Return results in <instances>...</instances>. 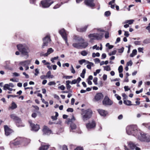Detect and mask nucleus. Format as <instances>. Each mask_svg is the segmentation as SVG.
<instances>
[{
  "instance_id": "1",
  "label": "nucleus",
  "mask_w": 150,
  "mask_h": 150,
  "mask_svg": "<svg viewBox=\"0 0 150 150\" xmlns=\"http://www.w3.org/2000/svg\"><path fill=\"white\" fill-rule=\"evenodd\" d=\"M135 137L138 139L142 142H149L150 141V136L147 134H145L139 130L137 132Z\"/></svg>"
},
{
  "instance_id": "2",
  "label": "nucleus",
  "mask_w": 150,
  "mask_h": 150,
  "mask_svg": "<svg viewBox=\"0 0 150 150\" xmlns=\"http://www.w3.org/2000/svg\"><path fill=\"white\" fill-rule=\"evenodd\" d=\"M95 30H96L98 33H96L91 34L88 36V37L90 39V42H93V40L100 39L103 36V33L101 32H103V30L100 29H97Z\"/></svg>"
},
{
  "instance_id": "3",
  "label": "nucleus",
  "mask_w": 150,
  "mask_h": 150,
  "mask_svg": "<svg viewBox=\"0 0 150 150\" xmlns=\"http://www.w3.org/2000/svg\"><path fill=\"white\" fill-rule=\"evenodd\" d=\"M18 49L23 56H28L30 49L28 46L25 44H19L17 46Z\"/></svg>"
},
{
  "instance_id": "4",
  "label": "nucleus",
  "mask_w": 150,
  "mask_h": 150,
  "mask_svg": "<svg viewBox=\"0 0 150 150\" xmlns=\"http://www.w3.org/2000/svg\"><path fill=\"white\" fill-rule=\"evenodd\" d=\"M138 130L135 125L128 126L126 128V132L129 135H131L135 136Z\"/></svg>"
},
{
  "instance_id": "5",
  "label": "nucleus",
  "mask_w": 150,
  "mask_h": 150,
  "mask_svg": "<svg viewBox=\"0 0 150 150\" xmlns=\"http://www.w3.org/2000/svg\"><path fill=\"white\" fill-rule=\"evenodd\" d=\"M92 114V111L90 109H88L84 110L82 114V119L84 121L87 120L91 117Z\"/></svg>"
},
{
  "instance_id": "6",
  "label": "nucleus",
  "mask_w": 150,
  "mask_h": 150,
  "mask_svg": "<svg viewBox=\"0 0 150 150\" xmlns=\"http://www.w3.org/2000/svg\"><path fill=\"white\" fill-rule=\"evenodd\" d=\"M75 119L73 116L71 119L69 118L67 119V123L68 124H70V131L73 132V130L75 129L76 128V124L73 123Z\"/></svg>"
},
{
  "instance_id": "7",
  "label": "nucleus",
  "mask_w": 150,
  "mask_h": 150,
  "mask_svg": "<svg viewBox=\"0 0 150 150\" xmlns=\"http://www.w3.org/2000/svg\"><path fill=\"white\" fill-rule=\"evenodd\" d=\"M43 43L42 45L41 48L43 49L45 47H47L48 44L51 41L50 36L49 35H47L44 38H43Z\"/></svg>"
},
{
  "instance_id": "8",
  "label": "nucleus",
  "mask_w": 150,
  "mask_h": 150,
  "mask_svg": "<svg viewBox=\"0 0 150 150\" xmlns=\"http://www.w3.org/2000/svg\"><path fill=\"white\" fill-rule=\"evenodd\" d=\"M53 0H44L41 1L40 4L43 8L49 7L54 3Z\"/></svg>"
},
{
  "instance_id": "9",
  "label": "nucleus",
  "mask_w": 150,
  "mask_h": 150,
  "mask_svg": "<svg viewBox=\"0 0 150 150\" xmlns=\"http://www.w3.org/2000/svg\"><path fill=\"white\" fill-rule=\"evenodd\" d=\"M59 33L61 35L63 39L65 41V43L67 46L69 45V44L67 42V34L66 31L64 29H61L59 31Z\"/></svg>"
},
{
  "instance_id": "10",
  "label": "nucleus",
  "mask_w": 150,
  "mask_h": 150,
  "mask_svg": "<svg viewBox=\"0 0 150 150\" xmlns=\"http://www.w3.org/2000/svg\"><path fill=\"white\" fill-rule=\"evenodd\" d=\"M103 104L105 106H110L113 104V102L107 96H105L103 101Z\"/></svg>"
},
{
  "instance_id": "11",
  "label": "nucleus",
  "mask_w": 150,
  "mask_h": 150,
  "mask_svg": "<svg viewBox=\"0 0 150 150\" xmlns=\"http://www.w3.org/2000/svg\"><path fill=\"white\" fill-rule=\"evenodd\" d=\"M29 122L30 124V126L31 127V130L35 131H38L40 127L38 125H35L32 122L31 120L29 121Z\"/></svg>"
},
{
  "instance_id": "12",
  "label": "nucleus",
  "mask_w": 150,
  "mask_h": 150,
  "mask_svg": "<svg viewBox=\"0 0 150 150\" xmlns=\"http://www.w3.org/2000/svg\"><path fill=\"white\" fill-rule=\"evenodd\" d=\"M96 126V124L95 122L92 121L91 122H89L88 123L86 124V127L89 130L91 129L94 128Z\"/></svg>"
},
{
  "instance_id": "13",
  "label": "nucleus",
  "mask_w": 150,
  "mask_h": 150,
  "mask_svg": "<svg viewBox=\"0 0 150 150\" xmlns=\"http://www.w3.org/2000/svg\"><path fill=\"white\" fill-rule=\"evenodd\" d=\"M94 0H85L84 3L86 5L91 7H93L95 6L93 3Z\"/></svg>"
},
{
  "instance_id": "14",
  "label": "nucleus",
  "mask_w": 150,
  "mask_h": 150,
  "mask_svg": "<svg viewBox=\"0 0 150 150\" xmlns=\"http://www.w3.org/2000/svg\"><path fill=\"white\" fill-rule=\"evenodd\" d=\"M22 139L20 137L16 138L13 141L10 142V144H13L14 145H17L20 144L22 142Z\"/></svg>"
},
{
  "instance_id": "15",
  "label": "nucleus",
  "mask_w": 150,
  "mask_h": 150,
  "mask_svg": "<svg viewBox=\"0 0 150 150\" xmlns=\"http://www.w3.org/2000/svg\"><path fill=\"white\" fill-rule=\"evenodd\" d=\"M5 134L6 136L9 135L12 132V130L9 128L7 125H4V126Z\"/></svg>"
},
{
  "instance_id": "16",
  "label": "nucleus",
  "mask_w": 150,
  "mask_h": 150,
  "mask_svg": "<svg viewBox=\"0 0 150 150\" xmlns=\"http://www.w3.org/2000/svg\"><path fill=\"white\" fill-rule=\"evenodd\" d=\"M44 134L49 135L51 133V131L47 126H44L42 130Z\"/></svg>"
},
{
  "instance_id": "17",
  "label": "nucleus",
  "mask_w": 150,
  "mask_h": 150,
  "mask_svg": "<svg viewBox=\"0 0 150 150\" xmlns=\"http://www.w3.org/2000/svg\"><path fill=\"white\" fill-rule=\"evenodd\" d=\"M84 39L81 37L76 35L74 36V41L76 42H80L84 41Z\"/></svg>"
},
{
  "instance_id": "18",
  "label": "nucleus",
  "mask_w": 150,
  "mask_h": 150,
  "mask_svg": "<svg viewBox=\"0 0 150 150\" xmlns=\"http://www.w3.org/2000/svg\"><path fill=\"white\" fill-rule=\"evenodd\" d=\"M103 97V95L101 93H97L94 97L96 101H98L102 99Z\"/></svg>"
},
{
  "instance_id": "19",
  "label": "nucleus",
  "mask_w": 150,
  "mask_h": 150,
  "mask_svg": "<svg viewBox=\"0 0 150 150\" xmlns=\"http://www.w3.org/2000/svg\"><path fill=\"white\" fill-rule=\"evenodd\" d=\"M54 50L52 48H50L48 49L47 53L43 54L41 53L40 54V56H43L44 57H47L50 54L54 52Z\"/></svg>"
},
{
  "instance_id": "20",
  "label": "nucleus",
  "mask_w": 150,
  "mask_h": 150,
  "mask_svg": "<svg viewBox=\"0 0 150 150\" xmlns=\"http://www.w3.org/2000/svg\"><path fill=\"white\" fill-rule=\"evenodd\" d=\"M31 63V61L30 60H27L24 61H22L20 62L19 64L22 65L24 67L28 66Z\"/></svg>"
},
{
  "instance_id": "21",
  "label": "nucleus",
  "mask_w": 150,
  "mask_h": 150,
  "mask_svg": "<svg viewBox=\"0 0 150 150\" xmlns=\"http://www.w3.org/2000/svg\"><path fill=\"white\" fill-rule=\"evenodd\" d=\"M136 145V144L132 142H130L128 143V147L132 150L134 149Z\"/></svg>"
},
{
  "instance_id": "22",
  "label": "nucleus",
  "mask_w": 150,
  "mask_h": 150,
  "mask_svg": "<svg viewBox=\"0 0 150 150\" xmlns=\"http://www.w3.org/2000/svg\"><path fill=\"white\" fill-rule=\"evenodd\" d=\"M98 110L99 114L103 116H105L108 114L107 111L104 110L98 109Z\"/></svg>"
},
{
  "instance_id": "23",
  "label": "nucleus",
  "mask_w": 150,
  "mask_h": 150,
  "mask_svg": "<svg viewBox=\"0 0 150 150\" xmlns=\"http://www.w3.org/2000/svg\"><path fill=\"white\" fill-rule=\"evenodd\" d=\"M74 43L72 44V46L74 47L77 49H79L81 47V42H76L74 41Z\"/></svg>"
},
{
  "instance_id": "24",
  "label": "nucleus",
  "mask_w": 150,
  "mask_h": 150,
  "mask_svg": "<svg viewBox=\"0 0 150 150\" xmlns=\"http://www.w3.org/2000/svg\"><path fill=\"white\" fill-rule=\"evenodd\" d=\"M11 117L14 120L17 121V122H20L21 121L20 119L15 114H12L10 115Z\"/></svg>"
},
{
  "instance_id": "25",
  "label": "nucleus",
  "mask_w": 150,
  "mask_h": 150,
  "mask_svg": "<svg viewBox=\"0 0 150 150\" xmlns=\"http://www.w3.org/2000/svg\"><path fill=\"white\" fill-rule=\"evenodd\" d=\"M50 145L49 144L45 145L42 144L41 147L39 148L40 150H47L48 149Z\"/></svg>"
},
{
  "instance_id": "26",
  "label": "nucleus",
  "mask_w": 150,
  "mask_h": 150,
  "mask_svg": "<svg viewBox=\"0 0 150 150\" xmlns=\"http://www.w3.org/2000/svg\"><path fill=\"white\" fill-rule=\"evenodd\" d=\"M81 80V79L80 77H78L77 79H74L72 81H70V84H75L76 83H79Z\"/></svg>"
},
{
  "instance_id": "27",
  "label": "nucleus",
  "mask_w": 150,
  "mask_h": 150,
  "mask_svg": "<svg viewBox=\"0 0 150 150\" xmlns=\"http://www.w3.org/2000/svg\"><path fill=\"white\" fill-rule=\"evenodd\" d=\"M66 87L67 89L69 91H71V86L69 85L70 83V81L68 80L66 81Z\"/></svg>"
},
{
  "instance_id": "28",
  "label": "nucleus",
  "mask_w": 150,
  "mask_h": 150,
  "mask_svg": "<svg viewBox=\"0 0 150 150\" xmlns=\"http://www.w3.org/2000/svg\"><path fill=\"white\" fill-rule=\"evenodd\" d=\"M88 27L87 25L85 26L84 27L82 28H77V30L79 32H84L85 31Z\"/></svg>"
},
{
  "instance_id": "29",
  "label": "nucleus",
  "mask_w": 150,
  "mask_h": 150,
  "mask_svg": "<svg viewBox=\"0 0 150 150\" xmlns=\"http://www.w3.org/2000/svg\"><path fill=\"white\" fill-rule=\"evenodd\" d=\"M46 76L48 79H52L54 77V76L51 74V72L50 71H48L47 73Z\"/></svg>"
},
{
  "instance_id": "30",
  "label": "nucleus",
  "mask_w": 150,
  "mask_h": 150,
  "mask_svg": "<svg viewBox=\"0 0 150 150\" xmlns=\"http://www.w3.org/2000/svg\"><path fill=\"white\" fill-rule=\"evenodd\" d=\"M134 21V20H127L125 21L123 23L126 24V23H128V24L131 25L133 23Z\"/></svg>"
},
{
  "instance_id": "31",
  "label": "nucleus",
  "mask_w": 150,
  "mask_h": 150,
  "mask_svg": "<svg viewBox=\"0 0 150 150\" xmlns=\"http://www.w3.org/2000/svg\"><path fill=\"white\" fill-rule=\"evenodd\" d=\"M123 103L125 104L128 105H132V104H131V101L129 100H124Z\"/></svg>"
},
{
  "instance_id": "32",
  "label": "nucleus",
  "mask_w": 150,
  "mask_h": 150,
  "mask_svg": "<svg viewBox=\"0 0 150 150\" xmlns=\"http://www.w3.org/2000/svg\"><path fill=\"white\" fill-rule=\"evenodd\" d=\"M137 50L136 49L132 51V53L130 54V57H134L135 55H136L137 54Z\"/></svg>"
},
{
  "instance_id": "33",
  "label": "nucleus",
  "mask_w": 150,
  "mask_h": 150,
  "mask_svg": "<svg viewBox=\"0 0 150 150\" xmlns=\"http://www.w3.org/2000/svg\"><path fill=\"white\" fill-rule=\"evenodd\" d=\"M88 54V52L86 50L82 51L81 52V54L83 56H86Z\"/></svg>"
},
{
  "instance_id": "34",
  "label": "nucleus",
  "mask_w": 150,
  "mask_h": 150,
  "mask_svg": "<svg viewBox=\"0 0 150 150\" xmlns=\"http://www.w3.org/2000/svg\"><path fill=\"white\" fill-rule=\"evenodd\" d=\"M9 85L8 84H5L3 86V89L4 90H8L10 88Z\"/></svg>"
},
{
  "instance_id": "35",
  "label": "nucleus",
  "mask_w": 150,
  "mask_h": 150,
  "mask_svg": "<svg viewBox=\"0 0 150 150\" xmlns=\"http://www.w3.org/2000/svg\"><path fill=\"white\" fill-rule=\"evenodd\" d=\"M103 67L104 68V70L107 71H110L111 70V68L109 66H103Z\"/></svg>"
},
{
  "instance_id": "36",
  "label": "nucleus",
  "mask_w": 150,
  "mask_h": 150,
  "mask_svg": "<svg viewBox=\"0 0 150 150\" xmlns=\"http://www.w3.org/2000/svg\"><path fill=\"white\" fill-rule=\"evenodd\" d=\"M117 52V50H115L114 49V50L112 52H110L108 53V55L110 56H111L112 55H115Z\"/></svg>"
},
{
  "instance_id": "37",
  "label": "nucleus",
  "mask_w": 150,
  "mask_h": 150,
  "mask_svg": "<svg viewBox=\"0 0 150 150\" xmlns=\"http://www.w3.org/2000/svg\"><path fill=\"white\" fill-rule=\"evenodd\" d=\"M81 47L85 48L87 47L88 45V43L87 42H84L82 43Z\"/></svg>"
},
{
  "instance_id": "38",
  "label": "nucleus",
  "mask_w": 150,
  "mask_h": 150,
  "mask_svg": "<svg viewBox=\"0 0 150 150\" xmlns=\"http://www.w3.org/2000/svg\"><path fill=\"white\" fill-rule=\"evenodd\" d=\"M100 56V54L98 52H97L96 53H92V57L93 58L95 57H99Z\"/></svg>"
},
{
  "instance_id": "39",
  "label": "nucleus",
  "mask_w": 150,
  "mask_h": 150,
  "mask_svg": "<svg viewBox=\"0 0 150 150\" xmlns=\"http://www.w3.org/2000/svg\"><path fill=\"white\" fill-rule=\"evenodd\" d=\"M17 107V106L16 104L14 102H13L12 103V105L11 107V109H13L16 108Z\"/></svg>"
},
{
  "instance_id": "40",
  "label": "nucleus",
  "mask_w": 150,
  "mask_h": 150,
  "mask_svg": "<svg viewBox=\"0 0 150 150\" xmlns=\"http://www.w3.org/2000/svg\"><path fill=\"white\" fill-rule=\"evenodd\" d=\"M119 72L120 73H121L123 71V67L122 65L120 66L118 69Z\"/></svg>"
},
{
  "instance_id": "41",
  "label": "nucleus",
  "mask_w": 150,
  "mask_h": 150,
  "mask_svg": "<svg viewBox=\"0 0 150 150\" xmlns=\"http://www.w3.org/2000/svg\"><path fill=\"white\" fill-rule=\"evenodd\" d=\"M38 0H30V3L32 4H36V3Z\"/></svg>"
},
{
  "instance_id": "42",
  "label": "nucleus",
  "mask_w": 150,
  "mask_h": 150,
  "mask_svg": "<svg viewBox=\"0 0 150 150\" xmlns=\"http://www.w3.org/2000/svg\"><path fill=\"white\" fill-rule=\"evenodd\" d=\"M70 70L71 72L73 74H74L75 73V71L72 65H71Z\"/></svg>"
},
{
  "instance_id": "43",
  "label": "nucleus",
  "mask_w": 150,
  "mask_h": 150,
  "mask_svg": "<svg viewBox=\"0 0 150 150\" xmlns=\"http://www.w3.org/2000/svg\"><path fill=\"white\" fill-rule=\"evenodd\" d=\"M42 62L44 64V65H50V63L48 62H47L45 60H43L42 61Z\"/></svg>"
},
{
  "instance_id": "44",
  "label": "nucleus",
  "mask_w": 150,
  "mask_h": 150,
  "mask_svg": "<svg viewBox=\"0 0 150 150\" xmlns=\"http://www.w3.org/2000/svg\"><path fill=\"white\" fill-rule=\"evenodd\" d=\"M97 80L98 78L96 77H95L93 79V82L95 85H97L98 84Z\"/></svg>"
},
{
  "instance_id": "45",
  "label": "nucleus",
  "mask_w": 150,
  "mask_h": 150,
  "mask_svg": "<svg viewBox=\"0 0 150 150\" xmlns=\"http://www.w3.org/2000/svg\"><path fill=\"white\" fill-rule=\"evenodd\" d=\"M59 89H60L61 90H64L65 87L64 85H62L61 86L58 87Z\"/></svg>"
},
{
  "instance_id": "46",
  "label": "nucleus",
  "mask_w": 150,
  "mask_h": 150,
  "mask_svg": "<svg viewBox=\"0 0 150 150\" xmlns=\"http://www.w3.org/2000/svg\"><path fill=\"white\" fill-rule=\"evenodd\" d=\"M110 14V13L109 11H106L105 13V16H109Z\"/></svg>"
},
{
  "instance_id": "47",
  "label": "nucleus",
  "mask_w": 150,
  "mask_h": 150,
  "mask_svg": "<svg viewBox=\"0 0 150 150\" xmlns=\"http://www.w3.org/2000/svg\"><path fill=\"white\" fill-rule=\"evenodd\" d=\"M86 60L85 59H83L79 61V63L80 64H82L83 63L86 62Z\"/></svg>"
},
{
  "instance_id": "48",
  "label": "nucleus",
  "mask_w": 150,
  "mask_h": 150,
  "mask_svg": "<svg viewBox=\"0 0 150 150\" xmlns=\"http://www.w3.org/2000/svg\"><path fill=\"white\" fill-rule=\"evenodd\" d=\"M94 61L96 63H98L100 62V59L98 58H96L94 59Z\"/></svg>"
},
{
  "instance_id": "49",
  "label": "nucleus",
  "mask_w": 150,
  "mask_h": 150,
  "mask_svg": "<svg viewBox=\"0 0 150 150\" xmlns=\"http://www.w3.org/2000/svg\"><path fill=\"white\" fill-rule=\"evenodd\" d=\"M124 49L123 47H122L121 48L118 49V52L120 53H122L124 51Z\"/></svg>"
},
{
  "instance_id": "50",
  "label": "nucleus",
  "mask_w": 150,
  "mask_h": 150,
  "mask_svg": "<svg viewBox=\"0 0 150 150\" xmlns=\"http://www.w3.org/2000/svg\"><path fill=\"white\" fill-rule=\"evenodd\" d=\"M93 49L94 50L96 49V50H99V47L97 46V45H96L93 47Z\"/></svg>"
},
{
  "instance_id": "51",
  "label": "nucleus",
  "mask_w": 150,
  "mask_h": 150,
  "mask_svg": "<svg viewBox=\"0 0 150 150\" xmlns=\"http://www.w3.org/2000/svg\"><path fill=\"white\" fill-rule=\"evenodd\" d=\"M132 61H130L127 62V66H131L132 65Z\"/></svg>"
},
{
  "instance_id": "52",
  "label": "nucleus",
  "mask_w": 150,
  "mask_h": 150,
  "mask_svg": "<svg viewBox=\"0 0 150 150\" xmlns=\"http://www.w3.org/2000/svg\"><path fill=\"white\" fill-rule=\"evenodd\" d=\"M55 84V83L54 81H50L48 83V84L50 86H52L54 85Z\"/></svg>"
},
{
  "instance_id": "53",
  "label": "nucleus",
  "mask_w": 150,
  "mask_h": 150,
  "mask_svg": "<svg viewBox=\"0 0 150 150\" xmlns=\"http://www.w3.org/2000/svg\"><path fill=\"white\" fill-rule=\"evenodd\" d=\"M67 111L68 112H72L73 111V109L72 108H69L67 109Z\"/></svg>"
},
{
  "instance_id": "54",
  "label": "nucleus",
  "mask_w": 150,
  "mask_h": 150,
  "mask_svg": "<svg viewBox=\"0 0 150 150\" xmlns=\"http://www.w3.org/2000/svg\"><path fill=\"white\" fill-rule=\"evenodd\" d=\"M74 150H83V149L82 147L79 146L75 149Z\"/></svg>"
},
{
  "instance_id": "55",
  "label": "nucleus",
  "mask_w": 150,
  "mask_h": 150,
  "mask_svg": "<svg viewBox=\"0 0 150 150\" xmlns=\"http://www.w3.org/2000/svg\"><path fill=\"white\" fill-rule=\"evenodd\" d=\"M107 75L105 74H103V80L104 81H105L107 79Z\"/></svg>"
},
{
  "instance_id": "56",
  "label": "nucleus",
  "mask_w": 150,
  "mask_h": 150,
  "mask_svg": "<svg viewBox=\"0 0 150 150\" xmlns=\"http://www.w3.org/2000/svg\"><path fill=\"white\" fill-rule=\"evenodd\" d=\"M124 88L125 91H128L130 90V88L128 86H125Z\"/></svg>"
},
{
  "instance_id": "57",
  "label": "nucleus",
  "mask_w": 150,
  "mask_h": 150,
  "mask_svg": "<svg viewBox=\"0 0 150 150\" xmlns=\"http://www.w3.org/2000/svg\"><path fill=\"white\" fill-rule=\"evenodd\" d=\"M35 76H37L39 73V70L38 69H35Z\"/></svg>"
},
{
  "instance_id": "58",
  "label": "nucleus",
  "mask_w": 150,
  "mask_h": 150,
  "mask_svg": "<svg viewBox=\"0 0 150 150\" xmlns=\"http://www.w3.org/2000/svg\"><path fill=\"white\" fill-rule=\"evenodd\" d=\"M94 65H91V64H87L86 66L87 68L89 69H91V66H93Z\"/></svg>"
},
{
  "instance_id": "59",
  "label": "nucleus",
  "mask_w": 150,
  "mask_h": 150,
  "mask_svg": "<svg viewBox=\"0 0 150 150\" xmlns=\"http://www.w3.org/2000/svg\"><path fill=\"white\" fill-rule=\"evenodd\" d=\"M138 51L139 52H142L143 53V48L139 47L138 49Z\"/></svg>"
},
{
  "instance_id": "60",
  "label": "nucleus",
  "mask_w": 150,
  "mask_h": 150,
  "mask_svg": "<svg viewBox=\"0 0 150 150\" xmlns=\"http://www.w3.org/2000/svg\"><path fill=\"white\" fill-rule=\"evenodd\" d=\"M60 6V5L59 4H57L53 8L55 9H57L59 8Z\"/></svg>"
},
{
  "instance_id": "61",
  "label": "nucleus",
  "mask_w": 150,
  "mask_h": 150,
  "mask_svg": "<svg viewBox=\"0 0 150 150\" xmlns=\"http://www.w3.org/2000/svg\"><path fill=\"white\" fill-rule=\"evenodd\" d=\"M72 76H64L63 77L64 78H65L67 79H70L72 78Z\"/></svg>"
},
{
  "instance_id": "62",
  "label": "nucleus",
  "mask_w": 150,
  "mask_h": 150,
  "mask_svg": "<svg viewBox=\"0 0 150 150\" xmlns=\"http://www.w3.org/2000/svg\"><path fill=\"white\" fill-rule=\"evenodd\" d=\"M124 35L127 37H128L129 35L128 32L126 31H125Z\"/></svg>"
},
{
  "instance_id": "63",
  "label": "nucleus",
  "mask_w": 150,
  "mask_h": 150,
  "mask_svg": "<svg viewBox=\"0 0 150 150\" xmlns=\"http://www.w3.org/2000/svg\"><path fill=\"white\" fill-rule=\"evenodd\" d=\"M62 147L63 150H68L67 147L66 145H63Z\"/></svg>"
},
{
  "instance_id": "64",
  "label": "nucleus",
  "mask_w": 150,
  "mask_h": 150,
  "mask_svg": "<svg viewBox=\"0 0 150 150\" xmlns=\"http://www.w3.org/2000/svg\"><path fill=\"white\" fill-rule=\"evenodd\" d=\"M146 29L148 30L149 33H150V25H149L146 27Z\"/></svg>"
}]
</instances>
